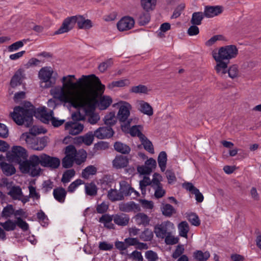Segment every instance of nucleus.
I'll return each instance as SVG.
<instances>
[{"label":"nucleus","instance_id":"1","mask_svg":"<svg viewBox=\"0 0 261 261\" xmlns=\"http://www.w3.org/2000/svg\"><path fill=\"white\" fill-rule=\"evenodd\" d=\"M75 75H68L61 79L62 86L50 90L54 98L70 107L82 108L87 116L88 122L94 125L100 120L99 115L94 112L96 97L105 89L98 77L94 74L82 75L76 82Z\"/></svg>","mask_w":261,"mask_h":261},{"label":"nucleus","instance_id":"2","mask_svg":"<svg viewBox=\"0 0 261 261\" xmlns=\"http://www.w3.org/2000/svg\"><path fill=\"white\" fill-rule=\"evenodd\" d=\"M39 164L43 167L56 169L59 166L60 161L57 158L45 153L39 156L31 155L29 159L21 165V171L23 173H29L33 177L39 175L41 172Z\"/></svg>","mask_w":261,"mask_h":261},{"label":"nucleus","instance_id":"3","mask_svg":"<svg viewBox=\"0 0 261 261\" xmlns=\"http://www.w3.org/2000/svg\"><path fill=\"white\" fill-rule=\"evenodd\" d=\"M34 113V106L28 102L22 107H15L10 115L14 121L18 125H22L25 122L26 125L28 126L32 122Z\"/></svg>","mask_w":261,"mask_h":261},{"label":"nucleus","instance_id":"4","mask_svg":"<svg viewBox=\"0 0 261 261\" xmlns=\"http://www.w3.org/2000/svg\"><path fill=\"white\" fill-rule=\"evenodd\" d=\"M238 49L234 45H228L221 47L218 51H214L213 57L216 61H228L237 57Z\"/></svg>","mask_w":261,"mask_h":261},{"label":"nucleus","instance_id":"5","mask_svg":"<svg viewBox=\"0 0 261 261\" xmlns=\"http://www.w3.org/2000/svg\"><path fill=\"white\" fill-rule=\"evenodd\" d=\"M27 156L26 150L20 146H13L7 153L8 160L11 162L18 164L20 170L21 165L27 161L25 160Z\"/></svg>","mask_w":261,"mask_h":261},{"label":"nucleus","instance_id":"6","mask_svg":"<svg viewBox=\"0 0 261 261\" xmlns=\"http://www.w3.org/2000/svg\"><path fill=\"white\" fill-rule=\"evenodd\" d=\"M54 71L51 67L42 68L38 73V77L41 80L40 85L42 88H48L55 84V79H53Z\"/></svg>","mask_w":261,"mask_h":261},{"label":"nucleus","instance_id":"7","mask_svg":"<svg viewBox=\"0 0 261 261\" xmlns=\"http://www.w3.org/2000/svg\"><path fill=\"white\" fill-rule=\"evenodd\" d=\"M22 137H25V140L28 146L34 150H42L47 145L46 138H37L30 136L27 133L23 134Z\"/></svg>","mask_w":261,"mask_h":261},{"label":"nucleus","instance_id":"8","mask_svg":"<svg viewBox=\"0 0 261 261\" xmlns=\"http://www.w3.org/2000/svg\"><path fill=\"white\" fill-rule=\"evenodd\" d=\"M174 229L173 223L167 221L156 225L154 228V232L157 238L164 239L170 231Z\"/></svg>","mask_w":261,"mask_h":261},{"label":"nucleus","instance_id":"9","mask_svg":"<svg viewBox=\"0 0 261 261\" xmlns=\"http://www.w3.org/2000/svg\"><path fill=\"white\" fill-rule=\"evenodd\" d=\"M163 178L159 173H155L152 180V188L154 190V195L155 198L159 199L163 197L166 194V191L164 189L161 184Z\"/></svg>","mask_w":261,"mask_h":261},{"label":"nucleus","instance_id":"10","mask_svg":"<svg viewBox=\"0 0 261 261\" xmlns=\"http://www.w3.org/2000/svg\"><path fill=\"white\" fill-rule=\"evenodd\" d=\"M40 112L42 117V121L44 123H47L49 121H50L53 125L55 127H58L61 126L64 122V120H58L55 118L53 116V111L51 110L47 111L46 108L44 107L40 110Z\"/></svg>","mask_w":261,"mask_h":261},{"label":"nucleus","instance_id":"11","mask_svg":"<svg viewBox=\"0 0 261 261\" xmlns=\"http://www.w3.org/2000/svg\"><path fill=\"white\" fill-rule=\"evenodd\" d=\"M117 105L119 106L117 117L119 121H124L129 117L132 107L126 101H121Z\"/></svg>","mask_w":261,"mask_h":261},{"label":"nucleus","instance_id":"12","mask_svg":"<svg viewBox=\"0 0 261 261\" xmlns=\"http://www.w3.org/2000/svg\"><path fill=\"white\" fill-rule=\"evenodd\" d=\"M119 191L122 194L123 199L124 196H132L135 198L139 196V193L132 188L130 185L125 180H122L119 182Z\"/></svg>","mask_w":261,"mask_h":261},{"label":"nucleus","instance_id":"13","mask_svg":"<svg viewBox=\"0 0 261 261\" xmlns=\"http://www.w3.org/2000/svg\"><path fill=\"white\" fill-rule=\"evenodd\" d=\"M8 194L13 199L21 201L25 203L29 201V197L23 194L19 186H12L10 188Z\"/></svg>","mask_w":261,"mask_h":261},{"label":"nucleus","instance_id":"14","mask_svg":"<svg viewBox=\"0 0 261 261\" xmlns=\"http://www.w3.org/2000/svg\"><path fill=\"white\" fill-rule=\"evenodd\" d=\"M156 166V161L153 158H150L145 161L144 165L138 166L137 170L141 174H149Z\"/></svg>","mask_w":261,"mask_h":261},{"label":"nucleus","instance_id":"15","mask_svg":"<svg viewBox=\"0 0 261 261\" xmlns=\"http://www.w3.org/2000/svg\"><path fill=\"white\" fill-rule=\"evenodd\" d=\"M135 24V20L130 17L126 16L122 18L117 24V28L120 31H125L132 29Z\"/></svg>","mask_w":261,"mask_h":261},{"label":"nucleus","instance_id":"16","mask_svg":"<svg viewBox=\"0 0 261 261\" xmlns=\"http://www.w3.org/2000/svg\"><path fill=\"white\" fill-rule=\"evenodd\" d=\"M74 16L66 18L63 22L60 28L55 32V34H61L67 33L72 29L75 25Z\"/></svg>","mask_w":261,"mask_h":261},{"label":"nucleus","instance_id":"17","mask_svg":"<svg viewBox=\"0 0 261 261\" xmlns=\"http://www.w3.org/2000/svg\"><path fill=\"white\" fill-rule=\"evenodd\" d=\"M94 136L99 139L111 138L114 134L113 129L110 127H100L94 131Z\"/></svg>","mask_w":261,"mask_h":261},{"label":"nucleus","instance_id":"18","mask_svg":"<svg viewBox=\"0 0 261 261\" xmlns=\"http://www.w3.org/2000/svg\"><path fill=\"white\" fill-rule=\"evenodd\" d=\"M65 128L69 134L76 135L83 131L84 125L78 122H70L66 123Z\"/></svg>","mask_w":261,"mask_h":261},{"label":"nucleus","instance_id":"19","mask_svg":"<svg viewBox=\"0 0 261 261\" xmlns=\"http://www.w3.org/2000/svg\"><path fill=\"white\" fill-rule=\"evenodd\" d=\"M119 209L120 211L129 213L130 212H139L140 210L139 205L134 201L126 203L121 202L119 204Z\"/></svg>","mask_w":261,"mask_h":261},{"label":"nucleus","instance_id":"20","mask_svg":"<svg viewBox=\"0 0 261 261\" xmlns=\"http://www.w3.org/2000/svg\"><path fill=\"white\" fill-rule=\"evenodd\" d=\"M75 24L77 23L78 28L80 29L88 30L92 28V22L89 19H86L82 16H74Z\"/></svg>","mask_w":261,"mask_h":261},{"label":"nucleus","instance_id":"21","mask_svg":"<svg viewBox=\"0 0 261 261\" xmlns=\"http://www.w3.org/2000/svg\"><path fill=\"white\" fill-rule=\"evenodd\" d=\"M222 12V9L220 6H206L204 8V15L206 17L211 18L220 14Z\"/></svg>","mask_w":261,"mask_h":261},{"label":"nucleus","instance_id":"22","mask_svg":"<svg viewBox=\"0 0 261 261\" xmlns=\"http://www.w3.org/2000/svg\"><path fill=\"white\" fill-rule=\"evenodd\" d=\"M137 106L138 109L142 113L149 116L153 115V109L148 102L143 100H138L137 101Z\"/></svg>","mask_w":261,"mask_h":261},{"label":"nucleus","instance_id":"23","mask_svg":"<svg viewBox=\"0 0 261 261\" xmlns=\"http://www.w3.org/2000/svg\"><path fill=\"white\" fill-rule=\"evenodd\" d=\"M114 222L118 226H125L128 225L129 222V217L125 214L121 213L113 215Z\"/></svg>","mask_w":261,"mask_h":261},{"label":"nucleus","instance_id":"24","mask_svg":"<svg viewBox=\"0 0 261 261\" xmlns=\"http://www.w3.org/2000/svg\"><path fill=\"white\" fill-rule=\"evenodd\" d=\"M128 161L127 157L117 155L113 161V166L116 169H121L127 166Z\"/></svg>","mask_w":261,"mask_h":261},{"label":"nucleus","instance_id":"25","mask_svg":"<svg viewBox=\"0 0 261 261\" xmlns=\"http://www.w3.org/2000/svg\"><path fill=\"white\" fill-rule=\"evenodd\" d=\"M66 194L67 191L62 187L55 188L53 191L55 199L60 203L64 202Z\"/></svg>","mask_w":261,"mask_h":261},{"label":"nucleus","instance_id":"26","mask_svg":"<svg viewBox=\"0 0 261 261\" xmlns=\"http://www.w3.org/2000/svg\"><path fill=\"white\" fill-rule=\"evenodd\" d=\"M94 133L89 132L83 136L77 138V142L79 143H83L87 146L91 145L94 140Z\"/></svg>","mask_w":261,"mask_h":261},{"label":"nucleus","instance_id":"27","mask_svg":"<svg viewBox=\"0 0 261 261\" xmlns=\"http://www.w3.org/2000/svg\"><path fill=\"white\" fill-rule=\"evenodd\" d=\"M24 79L23 71L20 69H18L12 77L11 81V86L12 87H15L18 85H20L22 82V80Z\"/></svg>","mask_w":261,"mask_h":261},{"label":"nucleus","instance_id":"28","mask_svg":"<svg viewBox=\"0 0 261 261\" xmlns=\"http://www.w3.org/2000/svg\"><path fill=\"white\" fill-rule=\"evenodd\" d=\"M97 101V100H96ZM112 99L109 96H102L100 97L99 102H96L97 106L100 110H103L107 109L112 103Z\"/></svg>","mask_w":261,"mask_h":261},{"label":"nucleus","instance_id":"29","mask_svg":"<svg viewBox=\"0 0 261 261\" xmlns=\"http://www.w3.org/2000/svg\"><path fill=\"white\" fill-rule=\"evenodd\" d=\"M112 220L114 221L113 215L108 214L102 215L99 219V222L103 224L105 227L109 229L115 228V225L112 222Z\"/></svg>","mask_w":261,"mask_h":261},{"label":"nucleus","instance_id":"30","mask_svg":"<svg viewBox=\"0 0 261 261\" xmlns=\"http://www.w3.org/2000/svg\"><path fill=\"white\" fill-rule=\"evenodd\" d=\"M135 219L136 223L138 225H143L146 226L149 225L150 222L149 218L144 213H138L135 216Z\"/></svg>","mask_w":261,"mask_h":261},{"label":"nucleus","instance_id":"31","mask_svg":"<svg viewBox=\"0 0 261 261\" xmlns=\"http://www.w3.org/2000/svg\"><path fill=\"white\" fill-rule=\"evenodd\" d=\"M0 166L3 173L7 176L12 175L15 173V168L12 165L2 162L0 163Z\"/></svg>","mask_w":261,"mask_h":261},{"label":"nucleus","instance_id":"32","mask_svg":"<svg viewBox=\"0 0 261 261\" xmlns=\"http://www.w3.org/2000/svg\"><path fill=\"white\" fill-rule=\"evenodd\" d=\"M193 256L195 260L206 261L210 257V253L208 251L203 252L201 250H196L193 252Z\"/></svg>","mask_w":261,"mask_h":261},{"label":"nucleus","instance_id":"33","mask_svg":"<svg viewBox=\"0 0 261 261\" xmlns=\"http://www.w3.org/2000/svg\"><path fill=\"white\" fill-rule=\"evenodd\" d=\"M107 197L112 201H120L123 200V197L120 191L116 189H110L108 192Z\"/></svg>","mask_w":261,"mask_h":261},{"label":"nucleus","instance_id":"34","mask_svg":"<svg viewBox=\"0 0 261 261\" xmlns=\"http://www.w3.org/2000/svg\"><path fill=\"white\" fill-rule=\"evenodd\" d=\"M156 0H141L143 9L147 12L153 10L156 6Z\"/></svg>","mask_w":261,"mask_h":261},{"label":"nucleus","instance_id":"35","mask_svg":"<svg viewBox=\"0 0 261 261\" xmlns=\"http://www.w3.org/2000/svg\"><path fill=\"white\" fill-rule=\"evenodd\" d=\"M114 147L117 152L122 154H128L130 151V148L128 145L120 142H116Z\"/></svg>","mask_w":261,"mask_h":261},{"label":"nucleus","instance_id":"36","mask_svg":"<svg viewBox=\"0 0 261 261\" xmlns=\"http://www.w3.org/2000/svg\"><path fill=\"white\" fill-rule=\"evenodd\" d=\"M178 229L180 236L187 238V234L190 230L188 223L186 221H182L178 225Z\"/></svg>","mask_w":261,"mask_h":261},{"label":"nucleus","instance_id":"37","mask_svg":"<svg viewBox=\"0 0 261 261\" xmlns=\"http://www.w3.org/2000/svg\"><path fill=\"white\" fill-rule=\"evenodd\" d=\"M97 168L93 166L90 165L85 168L82 172V177L85 179H88L90 176L96 174Z\"/></svg>","mask_w":261,"mask_h":261},{"label":"nucleus","instance_id":"38","mask_svg":"<svg viewBox=\"0 0 261 261\" xmlns=\"http://www.w3.org/2000/svg\"><path fill=\"white\" fill-rule=\"evenodd\" d=\"M138 120V119L136 117H131V118H128L126 121H121L123 123V124H121V129L124 132H126L128 131L129 128H130L131 127L132 124H135L137 123Z\"/></svg>","mask_w":261,"mask_h":261},{"label":"nucleus","instance_id":"39","mask_svg":"<svg viewBox=\"0 0 261 261\" xmlns=\"http://www.w3.org/2000/svg\"><path fill=\"white\" fill-rule=\"evenodd\" d=\"M85 193L87 195L91 196H95L97 193V188L93 182L85 184Z\"/></svg>","mask_w":261,"mask_h":261},{"label":"nucleus","instance_id":"40","mask_svg":"<svg viewBox=\"0 0 261 261\" xmlns=\"http://www.w3.org/2000/svg\"><path fill=\"white\" fill-rule=\"evenodd\" d=\"M167 160L166 153L165 151L161 152L158 158V162L162 172L165 171L166 170Z\"/></svg>","mask_w":261,"mask_h":261},{"label":"nucleus","instance_id":"41","mask_svg":"<svg viewBox=\"0 0 261 261\" xmlns=\"http://www.w3.org/2000/svg\"><path fill=\"white\" fill-rule=\"evenodd\" d=\"M143 127L141 125H134L132 126L130 128H129L128 131L126 132L127 133H129L132 136L135 137L137 136L140 139L141 138V136H144L142 133Z\"/></svg>","mask_w":261,"mask_h":261},{"label":"nucleus","instance_id":"42","mask_svg":"<svg viewBox=\"0 0 261 261\" xmlns=\"http://www.w3.org/2000/svg\"><path fill=\"white\" fill-rule=\"evenodd\" d=\"M87 153L84 149H80L76 151L75 156V162L77 165H81L84 163L87 158Z\"/></svg>","mask_w":261,"mask_h":261},{"label":"nucleus","instance_id":"43","mask_svg":"<svg viewBox=\"0 0 261 261\" xmlns=\"http://www.w3.org/2000/svg\"><path fill=\"white\" fill-rule=\"evenodd\" d=\"M141 138L140 139L142 145L144 146V149L151 153H154L153 146L151 142L145 136H141Z\"/></svg>","mask_w":261,"mask_h":261},{"label":"nucleus","instance_id":"44","mask_svg":"<svg viewBox=\"0 0 261 261\" xmlns=\"http://www.w3.org/2000/svg\"><path fill=\"white\" fill-rule=\"evenodd\" d=\"M129 91L130 92L136 94H147L150 89L145 85H139L132 87Z\"/></svg>","mask_w":261,"mask_h":261},{"label":"nucleus","instance_id":"45","mask_svg":"<svg viewBox=\"0 0 261 261\" xmlns=\"http://www.w3.org/2000/svg\"><path fill=\"white\" fill-rule=\"evenodd\" d=\"M224 60L220 61H216L217 64L215 66V69L217 73L223 75L225 74L227 71V64L226 63L223 62Z\"/></svg>","mask_w":261,"mask_h":261},{"label":"nucleus","instance_id":"46","mask_svg":"<svg viewBox=\"0 0 261 261\" xmlns=\"http://www.w3.org/2000/svg\"><path fill=\"white\" fill-rule=\"evenodd\" d=\"M130 84L129 81L127 79H123L117 81H114L111 83H110L108 85V87L112 89L114 87H123L129 85Z\"/></svg>","mask_w":261,"mask_h":261},{"label":"nucleus","instance_id":"47","mask_svg":"<svg viewBox=\"0 0 261 261\" xmlns=\"http://www.w3.org/2000/svg\"><path fill=\"white\" fill-rule=\"evenodd\" d=\"M75 172L74 169H69L65 171L62 175L61 181L63 184L69 182L74 176Z\"/></svg>","mask_w":261,"mask_h":261},{"label":"nucleus","instance_id":"48","mask_svg":"<svg viewBox=\"0 0 261 261\" xmlns=\"http://www.w3.org/2000/svg\"><path fill=\"white\" fill-rule=\"evenodd\" d=\"M103 121L105 124L107 125L111 126L115 124L117 122V118L115 113L112 112L107 114L103 118Z\"/></svg>","mask_w":261,"mask_h":261},{"label":"nucleus","instance_id":"49","mask_svg":"<svg viewBox=\"0 0 261 261\" xmlns=\"http://www.w3.org/2000/svg\"><path fill=\"white\" fill-rule=\"evenodd\" d=\"M204 15L201 12H194L192 14L191 22L194 25H200Z\"/></svg>","mask_w":261,"mask_h":261},{"label":"nucleus","instance_id":"50","mask_svg":"<svg viewBox=\"0 0 261 261\" xmlns=\"http://www.w3.org/2000/svg\"><path fill=\"white\" fill-rule=\"evenodd\" d=\"M161 210L163 214L167 217H170L172 214L176 213L174 207L169 204H163L161 207Z\"/></svg>","mask_w":261,"mask_h":261},{"label":"nucleus","instance_id":"51","mask_svg":"<svg viewBox=\"0 0 261 261\" xmlns=\"http://www.w3.org/2000/svg\"><path fill=\"white\" fill-rule=\"evenodd\" d=\"M84 184V181L82 179H77L69 185L67 188V192L70 193H72L75 191L80 186Z\"/></svg>","mask_w":261,"mask_h":261},{"label":"nucleus","instance_id":"52","mask_svg":"<svg viewBox=\"0 0 261 261\" xmlns=\"http://www.w3.org/2000/svg\"><path fill=\"white\" fill-rule=\"evenodd\" d=\"M3 228L7 231H13L15 230L16 227V221H13L8 219L3 223Z\"/></svg>","mask_w":261,"mask_h":261},{"label":"nucleus","instance_id":"53","mask_svg":"<svg viewBox=\"0 0 261 261\" xmlns=\"http://www.w3.org/2000/svg\"><path fill=\"white\" fill-rule=\"evenodd\" d=\"M153 236L152 230L149 228H146L140 235V238L144 241H149L152 239Z\"/></svg>","mask_w":261,"mask_h":261},{"label":"nucleus","instance_id":"54","mask_svg":"<svg viewBox=\"0 0 261 261\" xmlns=\"http://www.w3.org/2000/svg\"><path fill=\"white\" fill-rule=\"evenodd\" d=\"M164 239L165 242L167 245H174L178 242V238L173 235L172 231H170L169 234H168Z\"/></svg>","mask_w":261,"mask_h":261},{"label":"nucleus","instance_id":"55","mask_svg":"<svg viewBox=\"0 0 261 261\" xmlns=\"http://www.w3.org/2000/svg\"><path fill=\"white\" fill-rule=\"evenodd\" d=\"M150 185L152 187V181L150 180L149 177L144 176L143 179L140 181L139 184L142 194H145L146 187Z\"/></svg>","mask_w":261,"mask_h":261},{"label":"nucleus","instance_id":"56","mask_svg":"<svg viewBox=\"0 0 261 261\" xmlns=\"http://www.w3.org/2000/svg\"><path fill=\"white\" fill-rule=\"evenodd\" d=\"M76 150L73 145H68L65 148L66 156L75 160Z\"/></svg>","mask_w":261,"mask_h":261},{"label":"nucleus","instance_id":"57","mask_svg":"<svg viewBox=\"0 0 261 261\" xmlns=\"http://www.w3.org/2000/svg\"><path fill=\"white\" fill-rule=\"evenodd\" d=\"M25 42H26V41L23 40L17 41V42L12 44L8 48L9 51L12 52V51H16V50H18L20 47H22L24 45V43H25Z\"/></svg>","mask_w":261,"mask_h":261},{"label":"nucleus","instance_id":"58","mask_svg":"<svg viewBox=\"0 0 261 261\" xmlns=\"http://www.w3.org/2000/svg\"><path fill=\"white\" fill-rule=\"evenodd\" d=\"M46 133V130H45L43 128L41 127H39L38 126H33L30 129L29 133H27L28 135H29L31 136V135L33 136H36L37 135L40 134H44Z\"/></svg>","mask_w":261,"mask_h":261},{"label":"nucleus","instance_id":"59","mask_svg":"<svg viewBox=\"0 0 261 261\" xmlns=\"http://www.w3.org/2000/svg\"><path fill=\"white\" fill-rule=\"evenodd\" d=\"M229 76L231 79H234L239 76V69L236 65L231 66L228 70Z\"/></svg>","mask_w":261,"mask_h":261},{"label":"nucleus","instance_id":"60","mask_svg":"<svg viewBox=\"0 0 261 261\" xmlns=\"http://www.w3.org/2000/svg\"><path fill=\"white\" fill-rule=\"evenodd\" d=\"M188 220L194 226H198L200 225V220L197 215L194 213H190L188 214Z\"/></svg>","mask_w":261,"mask_h":261},{"label":"nucleus","instance_id":"61","mask_svg":"<svg viewBox=\"0 0 261 261\" xmlns=\"http://www.w3.org/2000/svg\"><path fill=\"white\" fill-rule=\"evenodd\" d=\"M14 210L12 205H8L4 208L2 212V216L6 218H8L14 214Z\"/></svg>","mask_w":261,"mask_h":261},{"label":"nucleus","instance_id":"62","mask_svg":"<svg viewBox=\"0 0 261 261\" xmlns=\"http://www.w3.org/2000/svg\"><path fill=\"white\" fill-rule=\"evenodd\" d=\"M113 60L109 59L106 61L100 63L98 66L99 70L101 72H104L109 67L113 64Z\"/></svg>","mask_w":261,"mask_h":261},{"label":"nucleus","instance_id":"63","mask_svg":"<svg viewBox=\"0 0 261 261\" xmlns=\"http://www.w3.org/2000/svg\"><path fill=\"white\" fill-rule=\"evenodd\" d=\"M114 247L112 243L106 241L100 242L99 243L98 248L100 250L110 251Z\"/></svg>","mask_w":261,"mask_h":261},{"label":"nucleus","instance_id":"64","mask_svg":"<svg viewBox=\"0 0 261 261\" xmlns=\"http://www.w3.org/2000/svg\"><path fill=\"white\" fill-rule=\"evenodd\" d=\"M128 257L129 259L136 261H143V260L141 253L136 250L128 254Z\"/></svg>","mask_w":261,"mask_h":261}]
</instances>
